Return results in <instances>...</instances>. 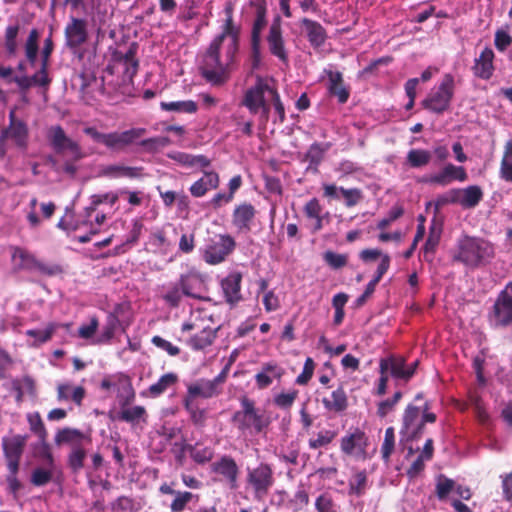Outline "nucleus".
<instances>
[{
    "mask_svg": "<svg viewBox=\"0 0 512 512\" xmlns=\"http://www.w3.org/2000/svg\"><path fill=\"white\" fill-rule=\"evenodd\" d=\"M216 337V330L203 329L200 333L193 336L189 344L195 350H201L210 346Z\"/></svg>",
    "mask_w": 512,
    "mask_h": 512,
    "instance_id": "obj_32",
    "label": "nucleus"
},
{
    "mask_svg": "<svg viewBox=\"0 0 512 512\" xmlns=\"http://www.w3.org/2000/svg\"><path fill=\"white\" fill-rule=\"evenodd\" d=\"M367 443L365 434L360 430L341 439V450L348 455L363 453Z\"/></svg>",
    "mask_w": 512,
    "mask_h": 512,
    "instance_id": "obj_21",
    "label": "nucleus"
},
{
    "mask_svg": "<svg viewBox=\"0 0 512 512\" xmlns=\"http://www.w3.org/2000/svg\"><path fill=\"white\" fill-rule=\"evenodd\" d=\"M483 198V192L479 186L472 185L462 189L461 206L465 209L474 208Z\"/></svg>",
    "mask_w": 512,
    "mask_h": 512,
    "instance_id": "obj_29",
    "label": "nucleus"
},
{
    "mask_svg": "<svg viewBox=\"0 0 512 512\" xmlns=\"http://www.w3.org/2000/svg\"><path fill=\"white\" fill-rule=\"evenodd\" d=\"M118 200V195L113 193H107V194H101V195H93L91 197V205L89 208H87V211H94L96 210L97 206L105 201H109L110 204H115Z\"/></svg>",
    "mask_w": 512,
    "mask_h": 512,
    "instance_id": "obj_61",
    "label": "nucleus"
},
{
    "mask_svg": "<svg viewBox=\"0 0 512 512\" xmlns=\"http://www.w3.org/2000/svg\"><path fill=\"white\" fill-rule=\"evenodd\" d=\"M420 410L414 405H408L403 415V429L402 433L408 435L411 438V434L418 427L416 421L419 418Z\"/></svg>",
    "mask_w": 512,
    "mask_h": 512,
    "instance_id": "obj_31",
    "label": "nucleus"
},
{
    "mask_svg": "<svg viewBox=\"0 0 512 512\" xmlns=\"http://www.w3.org/2000/svg\"><path fill=\"white\" fill-rule=\"evenodd\" d=\"M301 26L304 28L310 44L313 47H320L326 40V32L322 25L308 18L301 20Z\"/></svg>",
    "mask_w": 512,
    "mask_h": 512,
    "instance_id": "obj_26",
    "label": "nucleus"
},
{
    "mask_svg": "<svg viewBox=\"0 0 512 512\" xmlns=\"http://www.w3.org/2000/svg\"><path fill=\"white\" fill-rule=\"evenodd\" d=\"M139 169L136 167H127L122 165H109L103 168L102 175L108 177H136Z\"/></svg>",
    "mask_w": 512,
    "mask_h": 512,
    "instance_id": "obj_37",
    "label": "nucleus"
},
{
    "mask_svg": "<svg viewBox=\"0 0 512 512\" xmlns=\"http://www.w3.org/2000/svg\"><path fill=\"white\" fill-rule=\"evenodd\" d=\"M317 512H335L334 503L330 496L326 494L320 495L315 502Z\"/></svg>",
    "mask_w": 512,
    "mask_h": 512,
    "instance_id": "obj_64",
    "label": "nucleus"
},
{
    "mask_svg": "<svg viewBox=\"0 0 512 512\" xmlns=\"http://www.w3.org/2000/svg\"><path fill=\"white\" fill-rule=\"evenodd\" d=\"M494 53L491 49L485 48L480 56L475 59L473 72L475 76L482 79H489L492 76Z\"/></svg>",
    "mask_w": 512,
    "mask_h": 512,
    "instance_id": "obj_23",
    "label": "nucleus"
},
{
    "mask_svg": "<svg viewBox=\"0 0 512 512\" xmlns=\"http://www.w3.org/2000/svg\"><path fill=\"white\" fill-rule=\"evenodd\" d=\"M137 45L132 43L126 53L123 56L124 63H130L132 65V70L130 72V68L126 69V74L132 78L138 69V60L136 59Z\"/></svg>",
    "mask_w": 512,
    "mask_h": 512,
    "instance_id": "obj_49",
    "label": "nucleus"
},
{
    "mask_svg": "<svg viewBox=\"0 0 512 512\" xmlns=\"http://www.w3.org/2000/svg\"><path fill=\"white\" fill-rule=\"evenodd\" d=\"M19 31V26H8L5 34V47L10 55H14L17 50L16 37Z\"/></svg>",
    "mask_w": 512,
    "mask_h": 512,
    "instance_id": "obj_50",
    "label": "nucleus"
},
{
    "mask_svg": "<svg viewBox=\"0 0 512 512\" xmlns=\"http://www.w3.org/2000/svg\"><path fill=\"white\" fill-rule=\"evenodd\" d=\"M99 326L98 319L96 317H92L89 320V323L82 324L78 329L79 337L83 339H90L95 332L97 331Z\"/></svg>",
    "mask_w": 512,
    "mask_h": 512,
    "instance_id": "obj_59",
    "label": "nucleus"
},
{
    "mask_svg": "<svg viewBox=\"0 0 512 512\" xmlns=\"http://www.w3.org/2000/svg\"><path fill=\"white\" fill-rule=\"evenodd\" d=\"M252 4L256 8V17L253 23L252 32H251V58H252V66L254 68L258 67L261 61V32L264 27L267 25L266 20V1L265 0H255Z\"/></svg>",
    "mask_w": 512,
    "mask_h": 512,
    "instance_id": "obj_8",
    "label": "nucleus"
},
{
    "mask_svg": "<svg viewBox=\"0 0 512 512\" xmlns=\"http://www.w3.org/2000/svg\"><path fill=\"white\" fill-rule=\"evenodd\" d=\"M161 108L165 111H173L179 113H195L197 111V104L192 100L187 101H173V102H161Z\"/></svg>",
    "mask_w": 512,
    "mask_h": 512,
    "instance_id": "obj_36",
    "label": "nucleus"
},
{
    "mask_svg": "<svg viewBox=\"0 0 512 512\" xmlns=\"http://www.w3.org/2000/svg\"><path fill=\"white\" fill-rule=\"evenodd\" d=\"M56 328L57 325L55 323H50L44 330H28L26 335L35 339L31 344L32 346H38L47 342L51 338Z\"/></svg>",
    "mask_w": 512,
    "mask_h": 512,
    "instance_id": "obj_40",
    "label": "nucleus"
},
{
    "mask_svg": "<svg viewBox=\"0 0 512 512\" xmlns=\"http://www.w3.org/2000/svg\"><path fill=\"white\" fill-rule=\"evenodd\" d=\"M455 489V482L444 476L438 478L436 484V494L439 499H445L447 495Z\"/></svg>",
    "mask_w": 512,
    "mask_h": 512,
    "instance_id": "obj_51",
    "label": "nucleus"
},
{
    "mask_svg": "<svg viewBox=\"0 0 512 512\" xmlns=\"http://www.w3.org/2000/svg\"><path fill=\"white\" fill-rule=\"evenodd\" d=\"M315 363L312 358L308 357L304 363L302 373L296 378V383L306 385L313 376Z\"/></svg>",
    "mask_w": 512,
    "mask_h": 512,
    "instance_id": "obj_57",
    "label": "nucleus"
},
{
    "mask_svg": "<svg viewBox=\"0 0 512 512\" xmlns=\"http://www.w3.org/2000/svg\"><path fill=\"white\" fill-rule=\"evenodd\" d=\"M270 90L273 88L259 80L255 86L247 90L243 104L251 113H257L260 106L264 105V94L267 92L270 95Z\"/></svg>",
    "mask_w": 512,
    "mask_h": 512,
    "instance_id": "obj_17",
    "label": "nucleus"
},
{
    "mask_svg": "<svg viewBox=\"0 0 512 512\" xmlns=\"http://www.w3.org/2000/svg\"><path fill=\"white\" fill-rule=\"evenodd\" d=\"M440 239V232L435 231L434 228H431L430 235L428 239L426 240L425 246H424V259L426 261H432V254L436 248V246L439 243Z\"/></svg>",
    "mask_w": 512,
    "mask_h": 512,
    "instance_id": "obj_48",
    "label": "nucleus"
},
{
    "mask_svg": "<svg viewBox=\"0 0 512 512\" xmlns=\"http://www.w3.org/2000/svg\"><path fill=\"white\" fill-rule=\"evenodd\" d=\"M183 295L184 294L178 282L168 288L163 298L170 306L176 307L179 305Z\"/></svg>",
    "mask_w": 512,
    "mask_h": 512,
    "instance_id": "obj_52",
    "label": "nucleus"
},
{
    "mask_svg": "<svg viewBox=\"0 0 512 512\" xmlns=\"http://www.w3.org/2000/svg\"><path fill=\"white\" fill-rule=\"evenodd\" d=\"M48 66L41 64L40 70L31 76L33 85L46 87L50 84V78L47 74Z\"/></svg>",
    "mask_w": 512,
    "mask_h": 512,
    "instance_id": "obj_63",
    "label": "nucleus"
},
{
    "mask_svg": "<svg viewBox=\"0 0 512 512\" xmlns=\"http://www.w3.org/2000/svg\"><path fill=\"white\" fill-rule=\"evenodd\" d=\"M46 468H36L31 476V482L35 486H43L51 481L54 470V459L50 452L44 453Z\"/></svg>",
    "mask_w": 512,
    "mask_h": 512,
    "instance_id": "obj_27",
    "label": "nucleus"
},
{
    "mask_svg": "<svg viewBox=\"0 0 512 512\" xmlns=\"http://www.w3.org/2000/svg\"><path fill=\"white\" fill-rule=\"evenodd\" d=\"M64 35L66 47L75 51L85 44L89 38L87 20L71 17L65 27Z\"/></svg>",
    "mask_w": 512,
    "mask_h": 512,
    "instance_id": "obj_10",
    "label": "nucleus"
},
{
    "mask_svg": "<svg viewBox=\"0 0 512 512\" xmlns=\"http://www.w3.org/2000/svg\"><path fill=\"white\" fill-rule=\"evenodd\" d=\"M336 432L331 430L320 431L315 438L309 440V447L311 449H318L330 444L336 437Z\"/></svg>",
    "mask_w": 512,
    "mask_h": 512,
    "instance_id": "obj_45",
    "label": "nucleus"
},
{
    "mask_svg": "<svg viewBox=\"0 0 512 512\" xmlns=\"http://www.w3.org/2000/svg\"><path fill=\"white\" fill-rule=\"evenodd\" d=\"M297 395L298 391L296 390L287 393H280L275 396L274 403L282 409L290 408L293 405L295 399L297 398Z\"/></svg>",
    "mask_w": 512,
    "mask_h": 512,
    "instance_id": "obj_56",
    "label": "nucleus"
},
{
    "mask_svg": "<svg viewBox=\"0 0 512 512\" xmlns=\"http://www.w3.org/2000/svg\"><path fill=\"white\" fill-rule=\"evenodd\" d=\"M493 321L496 326H507L512 322V282L505 287L494 304Z\"/></svg>",
    "mask_w": 512,
    "mask_h": 512,
    "instance_id": "obj_14",
    "label": "nucleus"
},
{
    "mask_svg": "<svg viewBox=\"0 0 512 512\" xmlns=\"http://www.w3.org/2000/svg\"><path fill=\"white\" fill-rule=\"evenodd\" d=\"M247 483L253 490L254 498L258 501L263 500L274 483L272 469L263 463L253 469H248Z\"/></svg>",
    "mask_w": 512,
    "mask_h": 512,
    "instance_id": "obj_6",
    "label": "nucleus"
},
{
    "mask_svg": "<svg viewBox=\"0 0 512 512\" xmlns=\"http://www.w3.org/2000/svg\"><path fill=\"white\" fill-rule=\"evenodd\" d=\"M169 140L166 137H153L144 140H137L139 146L146 152H155L159 148L168 144Z\"/></svg>",
    "mask_w": 512,
    "mask_h": 512,
    "instance_id": "obj_46",
    "label": "nucleus"
},
{
    "mask_svg": "<svg viewBox=\"0 0 512 512\" xmlns=\"http://www.w3.org/2000/svg\"><path fill=\"white\" fill-rule=\"evenodd\" d=\"M86 450L79 444H74L68 455V466L74 473H78L84 466Z\"/></svg>",
    "mask_w": 512,
    "mask_h": 512,
    "instance_id": "obj_33",
    "label": "nucleus"
},
{
    "mask_svg": "<svg viewBox=\"0 0 512 512\" xmlns=\"http://www.w3.org/2000/svg\"><path fill=\"white\" fill-rule=\"evenodd\" d=\"M47 138L56 153L69 154L75 161L84 157L80 145L71 139L60 125L51 126Z\"/></svg>",
    "mask_w": 512,
    "mask_h": 512,
    "instance_id": "obj_5",
    "label": "nucleus"
},
{
    "mask_svg": "<svg viewBox=\"0 0 512 512\" xmlns=\"http://www.w3.org/2000/svg\"><path fill=\"white\" fill-rule=\"evenodd\" d=\"M179 285L185 296L191 298H200V291L203 286V280L201 276L194 272L181 275L179 279Z\"/></svg>",
    "mask_w": 512,
    "mask_h": 512,
    "instance_id": "obj_25",
    "label": "nucleus"
},
{
    "mask_svg": "<svg viewBox=\"0 0 512 512\" xmlns=\"http://www.w3.org/2000/svg\"><path fill=\"white\" fill-rule=\"evenodd\" d=\"M74 10H82L84 13L95 10L99 0H65Z\"/></svg>",
    "mask_w": 512,
    "mask_h": 512,
    "instance_id": "obj_54",
    "label": "nucleus"
},
{
    "mask_svg": "<svg viewBox=\"0 0 512 512\" xmlns=\"http://www.w3.org/2000/svg\"><path fill=\"white\" fill-rule=\"evenodd\" d=\"M340 193L345 199L346 206L352 207L362 199V192L357 188L344 189L340 187Z\"/></svg>",
    "mask_w": 512,
    "mask_h": 512,
    "instance_id": "obj_58",
    "label": "nucleus"
},
{
    "mask_svg": "<svg viewBox=\"0 0 512 512\" xmlns=\"http://www.w3.org/2000/svg\"><path fill=\"white\" fill-rule=\"evenodd\" d=\"M220 393V389H216L211 380L199 379L188 386V396L186 399L193 400L195 398H211Z\"/></svg>",
    "mask_w": 512,
    "mask_h": 512,
    "instance_id": "obj_22",
    "label": "nucleus"
},
{
    "mask_svg": "<svg viewBox=\"0 0 512 512\" xmlns=\"http://www.w3.org/2000/svg\"><path fill=\"white\" fill-rule=\"evenodd\" d=\"M431 158V153L423 149H411L407 154V162L413 168L426 166L431 161Z\"/></svg>",
    "mask_w": 512,
    "mask_h": 512,
    "instance_id": "obj_38",
    "label": "nucleus"
},
{
    "mask_svg": "<svg viewBox=\"0 0 512 512\" xmlns=\"http://www.w3.org/2000/svg\"><path fill=\"white\" fill-rule=\"evenodd\" d=\"M367 484V476L364 471L356 473L349 482V493L361 496L364 494Z\"/></svg>",
    "mask_w": 512,
    "mask_h": 512,
    "instance_id": "obj_44",
    "label": "nucleus"
},
{
    "mask_svg": "<svg viewBox=\"0 0 512 512\" xmlns=\"http://www.w3.org/2000/svg\"><path fill=\"white\" fill-rule=\"evenodd\" d=\"M467 178L468 175L464 167L455 166L451 163H448L441 169L440 172L425 177L423 182L440 186H447L454 180L464 182L467 180Z\"/></svg>",
    "mask_w": 512,
    "mask_h": 512,
    "instance_id": "obj_15",
    "label": "nucleus"
},
{
    "mask_svg": "<svg viewBox=\"0 0 512 512\" xmlns=\"http://www.w3.org/2000/svg\"><path fill=\"white\" fill-rule=\"evenodd\" d=\"M83 433L77 429L64 428L59 430L55 436V443L60 445L62 443H73L83 438Z\"/></svg>",
    "mask_w": 512,
    "mask_h": 512,
    "instance_id": "obj_43",
    "label": "nucleus"
},
{
    "mask_svg": "<svg viewBox=\"0 0 512 512\" xmlns=\"http://www.w3.org/2000/svg\"><path fill=\"white\" fill-rule=\"evenodd\" d=\"M255 208L251 204H241L233 212V225L239 230L248 232L251 229V223L255 217Z\"/></svg>",
    "mask_w": 512,
    "mask_h": 512,
    "instance_id": "obj_19",
    "label": "nucleus"
},
{
    "mask_svg": "<svg viewBox=\"0 0 512 512\" xmlns=\"http://www.w3.org/2000/svg\"><path fill=\"white\" fill-rule=\"evenodd\" d=\"M152 343L156 347L165 350L171 356H176L180 353V349L177 346H174L171 342L163 339L160 336H154L152 338Z\"/></svg>",
    "mask_w": 512,
    "mask_h": 512,
    "instance_id": "obj_62",
    "label": "nucleus"
},
{
    "mask_svg": "<svg viewBox=\"0 0 512 512\" xmlns=\"http://www.w3.org/2000/svg\"><path fill=\"white\" fill-rule=\"evenodd\" d=\"M146 134L145 128H131L122 132L114 131L107 133L105 147L111 151H124L129 146L136 144L142 136Z\"/></svg>",
    "mask_w": 512,
    "mask_h": 512,
    "instance_id": "obj_12",
    "label": "nucleus"
},
{
    "mask_svg": "<svg viewBox=\"0 0 512 512\" xmlns=\"http://www.w3.org/2000/svg\"><path fill=\"white\" fill-rule=\"evenodd\" d=\"M178 381V376L175 373H167L163 375L157 383L152 384L149 389V395L158 397L164 393L169 387L175 385Z\"/></svg>",
    "mask_w": 512,
    "mask_h": 512,
    "instance_id": "obj_30",
    "label": "nucleus"
},
{
    "mask_svg": "<svg viewBox=\"0 0 512 512\" xmlns=\"http://www.w3.org/2000/svg\"><path fill=\"white\" fill-rule=\"evenodd\" d=\"M332 400L324 399L323 403L329 410L341 412L347 407V397L342 387L332 392Z\"/></svg>",
    "mask_w": 512,
    "mask_h": 512,
    "instance_id": "obj_35",
    "label": "nucleus"
},
{
    "mask_svg": "<svg viewBox=\"0 0 512 512\" xmlns=\"http://www.w3.org/2000/svg\"><path fill=\"white\" fill-rule=\"evenodd\" d=\"M193 498V494L191 492H176L175 499L171 503V511L172 512H181L185 509L187 503H189Z\"/></svg>",
    "mask_w": 512,
    "mask_h": 512,
    "instance_id": "obj_53",
    "label": "nucleus"
},
{
    "mask_svg": "<svg viewBox=\"0 0 512 512\" xmlns=\"http://www.w3.org/2000/svg\"><path fill=\"white\" fill-rule=\"evenodd\" d=\"M241 280L242 275L239 272H233L221 282L226 301L230 304H235L241 299Z\"/></svg>",
    "mask_w": 512,
    "mask_h": 512,
    "instance_id": "obj_20",
    "label": "nucleus"
},
{
    "mask_svg": "<svg viewBox=\"0 0 512 512\" xmlns=\"http://www.w3.org/2000/svg\"><path fill=\"white\" fill-rule=\"evenodd\" d=\"M24 441L20 437H14L4 441V453L6 459H20L23 452Z\"/></svg>",
    "mask_w": 512,
    "mask_h": 512,
    "instance_id": "obj_39",
    "label": "nucleus"
},
{
    "mask_svg": "<svg viewBox=\"0 0 512 512\" xmlns=\"http://www.w3.org/2000/svg\"><path fill=\"white\" fill-rule=\"evenodd\" d=\"M266 42L270 54L276 57L281 63L287 64L289 61V53L283 36L280 16H276L273 19L266 36Z\"/></svg>",
    "mask_w": 512,
    "mask_h": 512,
    "instance_id": "obj_9",
    "label": "nucleus"
},
{
    "mask_svg": "<svg viewBox=\"0 0 512 512\" xmlns=\"http://www.w3.org/2000/svg\"><path fill=\"white\" fill-rule=\"evenodd\" d=\"M494 257V248L488 241L465 236L458 242L457 252L453 258L470 267H477L489 262Z\"/></svg>",
    "mask_w": 512,
    "mask_h": 512,
    "instance_id": "obj_2",
    "label": "nucleus"
},
{
    "mask_svg": "<svg viewBox=\"0 0 512 512\" xmlns=\"http://www.w3.org/2000/svg\"><path fill=\"white\" fill-rule=\"evenodd\" d=\"M11 259L15 271H38L45 275H54L60 271L58 266H47L38 261L28 250L18 246L11 247Z\"/></svg>",
    "mask_w": 512,
    "mask_h": 512,
    "instance_id": "obj_4",
    "label": "nucleus"
},
{
    "mask_svg": "<svg viewBox=\"0 0 512 512\" xmlns=\"http://www.w3.org/2000/svg\"><path fill=\"white\" fill-rule=\"evenodd\" d=\"M394 444H395L394 429L392 427H389L385 431L384 442H383L382 448H381L382 457L385 461L389 460V458L394 450Z\"/></svg>",
    "mask_w": 512,
    "mask_h": 512,
    "instance_id": "obj_47",
    "label": "nucleus"
},
{
    "mask_svg": "<svg viewBox=\"0 0 512 512\" xmlns=\"http://www.w3.org/2000/svg\"><path fill=\"white\" fill-rule=\"evenodd\" d=\"M16 108L9 112V125L2 131L0 135V142L3 143L6 139H11L20 148H26L29 130L27 124L16 117Z\"/></svg>",
    "mask_w": 512,
    "mask_h": 512,
    "instance_id": "obj_11",
    "label": "nucleus"
},
{
    "mask_svg": "<svg viewBox=\"0 0 512 512\" xmlns=\"http://www.w3.org/2000/svg\"><path fill=\"white\" fill-rule=\"evenodd\" d=\"M379 366L382 367V370L388 369L390 375L396 379L408 381L414 374V368H406V361L403 357L382 358Z\"/></svg>",
    "mask_w": 512,
    "mask_h": 512,
    "instance_id": "obj_16",
    "label": "nucleus"
},
{
    "mask_svg": "<svg viewBox=\"0 0 512 512\" xmlns=\"http://www.w3.org/2000/svg\"><path fill=\"white\" fill-rule=\"evenodd\" d=\"M145 414L146 410L142 406L124 407L119 413V419L128 423H134L142 419Z\"/></svg>",
    "mask_w": 512,
    "mask_h": 512,
    "instance_id": "obj_42",
    "label": "nucleus"
},
{
    "mask_svg": "<svg viewBox=\"0 0 512 512\" xmlns=\"http://www.w3.org/2000/svg\"><path fill=\"white\" fill-rule=\"evenodd\" d=\"M454 93V78L450 74L443 77L438 89L432 92L424 101L423 105L435 113H442L448 109Z\"/></svg>",
    "mask_w": 512,
    "mask_h": 512,
    "instance_id": "obj_7",
    "label": "nucleus"
},
{
    "mask_svg": "<svg viewBox=\"0 0 512 512\" xmlns=\"http://www.w3.org/2000/svg\"><path fill=\"white\" fill-rule=\"evenodd\" d=\"M13 385L15 390H21L22 393L30 396L35 395V382L30 377H24L21 380L15 381Z\"/></svg>",
    "mask_w": 512,
    "mask_h": 512,
    "instance_id": "obj_60",
    "label": "nucleus"
},
{
    "mask_svg": "<svg viewBox=\"0 0 512 512\" xmlns=\"http://www.w3.org/2000/svg\"><path fill=\"white\" fill-rule=\"evenodd\" d=\"M225 24L221 34L210 43L201 56L199 70L212 85L224 84L231 73L239 44V28L233 23V5L225 7Z\"/></svg>",
    "mask_w": 512,
    "mask_h": 512,
    "instance_id": "obj_1",
    "label": "nucleus"
},
{
    "mask_svg": "<svg viewBox=\"0 0 512 512\" xmlns=\"http://www.w3.org/2000/svg\"><path fill=\"white\" fill-rule=\"evenodd\" d=\"M38 39L39 33L36 29L30 31L28 39L25 44V54L29 62L33 65L37 58L38 53Z\"/></svg>",
    "mask_w": 512,
    "mask_h": 512,
    "instance_id": "obj_41",
    "label": "nucleus"
},
{
    "mask_svg": "<svg viewBox=\"0 0 512 512\" xmlns=\"http://www.w3.org/2000/svg\"><path fill=\"white\" fill-rule=\"evenodd\" d=\"M219 175L214 171L205 172L204 176L197 180L190 187V193L194 197H202L208 191L216 189L219 186Z\"/></svg>",
    "mask_w": 512,
    "mask_h": 512,
    "instance_id": "obj_24",
    "label": "nucleus"
},
{
    "mask_svg": "<svg viewBox=\"0 0 512 512\" xmlns=\"http://www.w3.org/2000/svg\"><path fill=\"white\" fill-rule=\"evenodd\" d=\"M500 177L507 182H512V141L505 144L500 165Z\"/></svg>",
    "mask_w": 512,
    "mask_h": 512,
    "instance_id": "obj_34",
    "label": "nucleus"
},
{
    "mask_svg": "<svg viewBox=\"0 0 512 512\" xmlns=\"http://www.w3.org/2000/svg\"><path fill=\"white\" fill-rule=\"evenodd\" d=\"M329 90L331 94L336 96L340 103H345L348 100L349 92L343 85L342 75L340 72H329Z\"/></svg>",
    "mask_w": 512,
    "mask_h": 512,
    "instance_id": "obj_28",
    "label": "nucleus"
},
{
    "mask_svg": "<svg viewBox=\"0 0 512 512\" xmlns=\"http://www.w3.org/2000/svg\"><path fill=\"white\" fill-rule=\"evenodd\" d=\"M241 407L242 409L236 411L232 416V422L239 431L244 433L253 428L256 433H260L268 426V420L256 410L253 401L243 397Z\"/></svg>",
    "mask_w": 512,
    "mask_h": 512,
    "instance_id": "obj_3",
    "label": "nucleus"
},
{
    "mask_svg": "<svg viewBox=\"0 0 512 512\" xmlns=\"http://www.w3.org/2000/svg\"><path fill=\"white\" fill-rule=\"evenodd\" d=\"M214 471L228 481V484L231 489H236L238 487V473L239 468L231 457L224 456L219 461L213 464Z\"/></svg>",
    "mask_w": 512,
    "mask_h": 512,
    "instance_id": "obj_18",
    "label": "nucleus"
},
{
    "mask_svg": "<svg viewBox=\"0 0 512 512\" xmlns=\"http://www.w3.org/2000/svg\"><path fill=\"white\" fill-rule=\"evenodd\" d=\"M235 241L229 235H220L217 241L209 244L203 254L204 260L212 265L223 262L235 248Z\"/></svg>",
    "mask_w": 512,
    "mask_h": 512,
    "instance_id": "obj_13",
    "label": "nucleus"
},
{
    "mask_svg": "<svg viewBox=\"0 0 512 512\" xmlns=\"http://www.w3.org/2000/svg\"><path fill=\"white\" fill-rule=\"evenodd\" d=\"M325 262L334 269H339L347 264V256L344 254H337L332 251L324 253Z\"/></svg>",
    "mask_w": 512,
    "mask_h": 512,
    "instance_id": "obj_55",
    "label": "nucleus"
}]
</instances>
